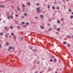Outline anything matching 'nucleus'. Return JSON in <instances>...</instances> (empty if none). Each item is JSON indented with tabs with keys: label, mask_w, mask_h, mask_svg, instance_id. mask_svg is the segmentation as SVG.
<instances>
[{
	"label": "nucleus",
	"mask_w": 73,
	"mask_h": 73,
	"mask_svg": "<svg viewBox=\"0 0 73 73\" xmlns=\"http://www.w3.org/2000/svg\"><path fill=\"white\" fill-rule=\"evenodd\" d=\"M40 7H38L36 10L37 11V12H38V13H40Z\"/></svg>",
	"instance_id": "obj_1"
},
{
	"label": "nucleus",
	"mask_w": 73,
	"mask_h": 73,
	"mask_svg": "<svg viewBox=\"0 0 73 73\" xmlns=\"http://www.w3.org/2000/svg\"><path fill=\"white\" fill-rule=\"evenodd\" d=\"M9 49H10V50H11V49H15V48L11 46H9Z\"/></svg>",
	"instance_id": "obj_2"
},
{
	"label": "nucleus",
	"mask_w": 73,
	"mask_h": 73,
	"mask_svg": "<svg viewBox=\"0 0 73 73\" xmlns=\"http://www.w3.org/2000/svg\"><path fill=\"white\" fill-rule=\"evenodd\" d=\"M6 46H8L9 45V43L8 42H7L6 43Z\"/></svg>",
	"instance_id": "obj_3"
},
{
	"label": "nucleus",
	"mask_w": 73,
	"mask_h": 73,
	"mask_svg": "<svg viewBox=\"0 0 73 73\" xmlns=\"http://www.w3.org/2000/svg\"><path fill=\"white\" fill-rule=\"evenodd\" d=\"M53 27L55 29H56V28H57V26L56 25H54L53 26Z\"/></svg>",
	"instance_id": "obj_4"
},
{
	"label": "nucleus",
	"mask_w": 73,
	"mask_h": 73,
	"mask_svg": "<svg viewBox=\"0 0 73 73\" xmlns=\"http://www.w3.org/2000/svg\"><path fill=\"white\" fill-rule=\"evenodd\" d=\"M40 17L41 18H44V16L42 15H41L40 16Z\"/></svg>",
	"instance_id": "obj_5"
},
{
	"label": "nucleus",
	"mask_w": 73,
	"mask_h": 73,
	"mask_svg": "<svg viewBox=\"0 0 73 73\" xmlns=\"http://www.w3.org/2000/svg\"><path fill=\"white\" fill-rule=\"evenodd\" d=\"M10 28L11 29H12L13 28V26H10Z\"/></svg>",
	"instance_id": "obj_6"
},
{
	"label": "nucleus",
	"mask_w": 73,
	"mask_h": 73,
	"mask_svg": "<svg viewBox=\"0 0 73 73\" xmlns=\"http://www.w3.org/2000/svg\"><path fill=\"white\" fill-rule=\"evenodd\" d=\"M17 9L18 11H20V8H19V7H17Z\"/></svg>",
	"instance_id": "obj_7"
},
{
	"label": "nucleus",
	"mask_w": 73,
	"mask_h": 73,
	"mask_svg": "<svg viewBox=\"0 0 73 73\" xmlns=\"http://www.w3.org/2000/svg\"><path fill=\"white\" fill-rule=\"evenodd\" d=\"M0 35L1 36H3V33H0Z\"/></svg>",
	"instance_id": "obj_8"
},
{
	"label": "nucleus",
	"mask_w": 73,
	"mask_h": 73,
	"mask_svg": "<svg viewBox=\"0 0 73 73\" xmlns=\"http://www.w3.org/2000/svg\"><path fill=\"white\" fill-rule=\"evenodd\" d=\"M33 50V52H37V50H36L34 49Z\"/></svg>",
	"instance_id": "obj_9"
},
{
	"label": "nucleus",
	"mask_w": 73,
	"mask_h": 73,
	"mask_svg": "<svg viewBox=\"0 0 73 73\" xmlns=\"http://www.w3.org/2000/svg\"><path fill=\"white\" fill-rule=\"evenodd\" d=\"M57 30L58 31H60V28H58L57 29Z\"/></svg>",
	"instance_id": "obj_10"
},
{
	"label": "nucleus",
	"mask_w": 73,
	"mask_h": 73,
	"mask_svg": "<svg viewBox=\"0 0 73 73\" xmlns=\"http://www.w3.org/2000/svg\"><path fill=\"white\" fill-rule=\"evenodd\" d=\"M68 47H70V44H67Z\"/></svg>",
	"instance_id": "obj_11"
},
{
	"label": "nucleus",
	"mask_w": 73,
	"mask_h": 73,
	"mask_svg": "<svg viewBox=\"0 0 73 73\" xmlns=\"http://www.w3.org/2000/svg\"><path fill=\"white\" fill-rule=\"evenodd\" d=\"M13 38L15 39V40H16V36H14Z\"/></svg>",
	"instance_id": "obj_12"
},
{
	"label": "nucleus",
	"mask_w": 73,
	"mask_h": 73,
	"mask_svg": "<svg viewBox=\"0 0 73 73\" xmlns=\"http://www.w3.org/2000/svg\"><path fill=\"white\" fill-rule=\"evenodd\" d=\"M0 7H2V8H4V6L1 5L0 6Z\"/></svg>",
	"instance_id": "obj_13"
},
{
	"label": "nucleus",
	"mask_w": 73,
	"mask_h": 73,
	"mask_svg": "<svg viewBox=\"0 0 73 73\" xmlns=\"http://www.w3.org/2000/svg\"><path fill=\"white\" fill-rule=\"evenodd\" d=\"M24 15H25V16H28V15H27V13H24Z\"/></svg>",
	"instance_id": "obj_14"
},
{
	"label": "nucleus",
	"mask_w": 73,
	"mask_h": 73,
	"mask_svg": "<svg viewBox=\"0 0 73 73\" xmlns=\"http://www.w3.org/2000/svg\"><path fill=\"white\" fill-rule=\"evenodd\" d=\"M22 7H25V6L23 4L22 5Z\"/></svg>",
	"instance_id": "obj_15"
},
{
	"label": "nucleus",
	"mask_w": 73,
	"mask_h": 73,
	"mask_svg": "<svg viewBox=\"0 0 73 73\" xmlns=\"http://www.w3.org/2000/svg\"><path fill=\"white\" fill-rule=\"evenodd\" d=\"M67 38H70V36H69V35H68V36H67Z\"/></svg>",
	"instance_id": "obj_16"
},
{
	"label": "nucleus",
	"mask_w": 73,
	"mask_h": 73,
	"mask_svg": "<svg viewBox=\"0 0 73 73\" xmlns=\"http://www.w3.org/2000/svg\"><path fill=\"white\" fill-rule=\"evenodd\" d=\"M56 9H60V7H56Z\"/></svg>",
	"instance_id": "obj_17"
},
{
	"label": "nucleus",
	"mask_w": 73,
	"mask_h": 73,
	"mask_svg": "<svg viewBox=\"0 0 73 73\" xmlns=\"http://www.w3.org/2000/svg\"><path fill=\"white\" fill-rule=\"evenodd\" d=\"M40 28L41 29H44V27L40 26Z\"/></svg>",
	"instance_id": "obj_18"
},
{
	"label": "nucleus",
	"mask_w": 73,
	"mask_h": 73,
	"mask_svg": "<svg viewBox=\"0 0 73 73\" xmlns=\"http://www.w3.org/2000/svg\"><path fill=\"white\" fill-rule=\"evenodd\" d=\"M11 35H12V36H14V33H11Z\"/></svg>",
	"instance_id": "obj_19"
},
{
	"label": "nucleus",
	"mask_w": 73,
	"mask_h": 73,
	"mask_svg": "<svg viewBox=\"0 0 73 73\" xmlns=\"http://www.w3.org/2000/svg\"><path fill=\"white\" fill-rule=\"evenodd\" d=\"M7 16H8V15H9V13H7Z\"/></svg>",
	"instance_id": "obj_20"
},
{
	"label": "nucleus",
	"mask_w": 73,
	"mask_h": 73,
	"mask_svg": "<svg viewBox=\"0 0 73 73\" xmlns=\"http://www.w3.org/2000/svg\"><path fill=\"white\" fill-rule=\"evenodd\" d=\"M69 12H71L72 11V10H70V8H69Z\"/></svg>",
	"instance_id": "obj_21"
},
{
	"label": "nucleus",
	"mask_w": 73,
	"mask_h": 73,
	"mask_svg": "<svg viewBox=\"0 0 73 73\" xmlns=\"http://www.w3.org/2000/svg\"><path fill=\"white\" fill-rule=\"evenodd\" d=\"M57 23H58V24H60V22L59 21H58L57 22Z\"/></svg>",
	"instance_id": "obj_22"
},
{
	"label": "nucleus",
	"mask_w": 73,
	"mask_h": 73,
	"mask_svg": "<svg viewBox=\"0 0 73 73\" xmlns=\"http://www.w3.org/2000/svg\"><path fill=\"white\" fill-rule=\"evenodd\" d=\"M63 44H66V42H63Z\"/></svg>",
	"instance_id": "obj_23"
},
{
	"label": "nucleus",
	"mask_w": 73,
	"mask_h": 73,
	"mask_svg": "<svg viewBox=\"0 0 73 73\" xmlns=\"http://www.w3.org/2000/svg\"><path fill=\"white\" fill-rule=\"evenodd\" d=\"M21 23L22 24H25V22H22Z\"/></svg>",
	"instance_id": "obj_24"
},
{
	"label": "nucleus",
	"mask_w": 73,
	"mask_h": 73,
	"mask_svg": "<svg viewBox=\"0 0 73 73\" xmlns=\"http://www.w3.org/2000/svg\"><path fill=\"white\" fill-rule=\"evenodd\" d=\"M21 27L20 26H18V29H19Z\"/></svg>",
	"instance_id": "obj_25"
},
{
	"label": "nucleus",
	"mask_w": 73,
	"mask_h": 73,
	"mask_svg": "<svg viewBox=\"0 0 73 73\" xmlns=\"http://www.w3.org/2000/svg\"><path fill=\"white\" fill-rule=\"evenodd\" d=\"M15 17H18V16H19V15L17 14L15 15Z\"/></svg>",
	"instance_id": "obj_26"
},
{
	"label": "nucleus",
	"mask_w": 73,
	"mask_h": 73,
	"mask_svg": "<svg viewBox=\"0 0 73 73\" xmlns=\"http://www.w3.org/2000/svg\"><path fill=\"white\" fill-rule=\"evenodd\" d=\"M52 9H55L54 7L53 6L52 7Z\"/></svg>",
	"instance_id": "obj_27"
},
{
	"label": "nucleus",
	"mask_w": 73,
	"mask_h": 73,
	"mask_svg": "<svg viewBox=\"0 0 73 73\" xmlns=\"http://www.w3.org/2000/svg\"><path fill=\"white\" fill-rule=\"evenodd\" d=\"M30 2H29V3H27V5H30Z\"/></svg>",
	"instance_id": "obj_28"
},
{
	"label": "nucleus",
	"mask_w": 73,
	"mask_h": 73,
	"mask_svg": "<svg viewBox=\"0 0 73 73\" xmlns=\"http://www.w3.org/2000/svg\"><path fill=\"white\" fill-rule=\"evenodd\" d=\"M54 62H56V59H54Z\"/></svg>",
	"instance_id": "obj_29"
},
{
	"label": "nucleus",
	"mask_w": 73,
	"mask_h": 73,
	"mask_svg": "<svg viewBox=\"0 0 73 73\" xmlns=\"http://www.w3.org/2000/svg\"><path fill=\"white\" fill-rule=\"evenodd\" d=\"M62 19H63V18H62L61 19V21H63V20H62Z\"/></svg>",
	"instance_id": "obj_30"
},
{
	"label": "nucleus",
	"mask_w": 73,
	"mask_h": 73,
	"mask_svg": "<svg viewBox=\"0 0 73 73\" xmlns=\"http://www.w3.org/2000/svg\"><path fill=\"white\" fill-rule=\"evenodd\" d=\"M50 61L51 62H52V61H53V60H52V59H50Z\"/></svg>",
	"instance_id": "obj_31"
},
{
	"label": "nucleus",
	"mask_w": 73,
	"mask_h": 73,
	"mask_svg": "<svg viewBox=\"0 0 73 73\" xmlns=\"http://www.w3.org/2000/svg\"><path fill=\"white\" fill-rule=\"evenodd\" d=\"M48 9L50 8V6L49 5H48Z\"/></svg>",
	"instance_id": "obj_32"
},
{
	"label": "nucleus",
	"mask_w": 73,
	"mask_h": 73,
	"mask_svg": "<svg viewBox=\"0 0 73 73\" xmlns=\"http://www.w3.org/2000/svg\"><path fill=\"white\" fill-rule=\"evenodd\" d=\"M37 63V62H36V61L34 62V64H36Z\"/></svg>",
	"instance_id": "obj_33"
},
{
	"label": "nucleus",
	"mask_w": 73,
	"mask_h": 73,
	"mask_svg": "<svg viewBox=\"0 0 73 73\" xmlns=\"http://www.w3.org/2000/svg\"><path fill=\"white\" fill-rule=\"evenodd\" d=\"M73 17V16H70V18H71V19H72V18Z\"/></svg>",
	"instance_id": "obj_34"
},
{
	"label": "nucleus",
	"mask_w": 73,
	"mask_h": 73,
	"mask_svg": "<svg viewBox=\"0 0 73 73\" xmlns=\"http://www.w3.org/2000/svg\"><path fill=\"white\" fill-rule=\"evenodd\" d=\"M54 3H55V4H57V2H54Z\"/></svg>",
	"instance_id": "obj_35"
},
{
	"label": "nucleus",
	"mask_w": 73,
	"mask_h": 73,
	"mask_svg": "<svg viewBox=\"0 0 73 73\" xmlns=\"http://www.w3.org/2000/svg\"><path fill=\"white\" fill-rule=\"evenodd\" d=\"M26 24H27V25H29V23H26Z\"/></svg>",
	"instance_id": "obj_36"
},
{
	"label": "nucleus",
	"mask_w": 73,
	"mask_h": 73,
	"mask_svg": "<svg viewBox=\"0 0 73 73\" xmlns=\"http://www.w3.org/2000/svg\"><path fill=\"white\" fill-rule=\"evenodd\" d=\"M13 16H12V17H11V19H13Z\"/></svg>",
	"instance_id": "obj_37"
},
{
	"label": "nucleus",
	"mask_w": 73,
	"mask_h": 73,
	"mask_svg": "<svg viewBox=\"0 0 73 73\" xmlns=\"http://www.w3.org/2000/svg\"><path fill=\"white\" fill-rule=\"evenodd\" d=\"M5 37H6V38H7V37H8V36H7V35H5Z\"/></svg>",
	"instance_id": "obj_38"
},
{
	"label": "nucleus",
	"mask_w": 73,
	"mask_h": 73,
	"mask_svg": "<svg viewBox=\"0 0 73 73\" xmlns=\"http://www.w3.org/2000/svg\"><path fill=\"white\" fill-rule=\"evenodd\" d=\"M36 5H39V3H37V4H36Z\"/></svg>",
	"instance_id": "obj_39"
},
{
	"label": "nucleus",
	"mask_w": 73,
	"mask_h": 73,
	"mask_svg": "<svg viewBox=\"0 0 73 73\" xmlns=\"http://www.w3.org/2000/svg\"><path fill=\"white\" fill-rule=\"evenodd\" d=\"M21 40H23V37H22L21 38Z\"/></svg>",
	"instance_id": "obj_40"
},
{
	"label": "nucleus",
	"mask_w": 73,
	"mask_h": 73,
	"mask_svg": "<svg viewBox=\"0 0 73 73\" xmlns=\"http://www.w3.org/2000/svg\"><path fill=\"white\" fill-rule=\"evenodd\" d=\"M49 21H52L51 20V19H49Z\"/></svg>",
	"instance_id": "obj_41"
},
{
	"label": "nucleus",
	"mask_w": 73,
	"mask_h": 73,
	"mask_svg": "<svg viewBox=\"0 0 73 73\" xmlns=\"http://www.w3.org/2000/svg\"><path fill=\"white\" fill-rule=\"evenodd\" d=\"M1 47V44H0V48Z\"/></svg>",
	"instance_id": "obj_42"
},
{
	"label": "nucleus",
	"mask_w": 73,
	"mask_h": 73,
	"mask_svg": "<svg viewBox=\"0 0 73 73\" xmlns=\"http://www.w3.org/2000/svg\"><path fill=\"white\" fill-rule=\"evenodd\" d=\"M48 26H50V24H48Z\"/></svg>",
	"instance_id": "obj_43"
},
{
	"label": "nucleus",
	"mask_w": 73,
	"mask_h": 73,
	"mask_svg": "<svg viewBox=\"0 0 73 73\" xmlns=\"http://www.w3.org/2000/svg\"><path fill=\"white\" fill-rule=\"evenodd\" d=\"M17 23H18V21H17V22H15L16 24H17Z\"/></svg>",
	"instance_id": "obj_44"
},
{
	"label": "nucleus",
	"mask_w": 73,
	"mask_h": 73,
	"mask_svg": "<svg viewBox=\"0 0 73 73\" xmlns=\"http://www.w3.org/2000/svg\"><path fill=\"white\" fill-rule=\"evenodd\" d=\"M37 63H38V64H39L40 62L38 61L37 62Z\"/></svg>",
	"instance_id": "obj_45"
},
{
	"label": "nucleus",
	"mask_w": 73,
	"mask_h": 73,
	"mask_svg": "<svg viewBox=\"0 0 73 73\" xmlns=\"http://www.w3.org/2000/svg\"><path fill=\"white\" fill-rule=\"evenodd\" d=\"M48 31H51V30L50 29H48Z\"/></svg>",
	"instance_id": "obj_46"
},
{
	"label": "nucleus",
	"mask_w": 73,
	"mask_h": 73,
	"mask_svg": "<svg viewBox=\"0 0 73 73\" xmlns=\"http://www.w3.org/2000/svg\"><path fill=\"white\" fill-rule=\"evenodd\" d=\"M7 19H9V17H7Z\"/></svg>",
	"instance_id": "obj_47"
},
{
	"label": "nucleus",
	"mask_w": 73,
	"mask_h": 73,
	"mask_svg": "<svg viewBox=\"0 0 73 73\" xmlns=\"http://www.w3.org/2000/svg\"><path fill=\"white\" fill-rule=\"evenodd\" d=\"M35 73H38V72H35Z\"/></svg>",
	"instance_id": "obj_48"
},
{
	"label": "nucleus",
	"mask_w": 73,
	"mask_h": 73,
	"mask_svg": "<svg viewBox=\"0 0 73 73\" xmlns=\"http://www.w3.org/2000/svg\"><path fill=\"white\" fill-rule=\"evenodd\" d=\"M5 21H3V22L4 23H5Z\"/></svg>",
	"instance_id": "obj_49"
},
{
	"label": "nucleus",
	"mask_w": 73,
	"mask_h": 73,
	"mask_svg": "<svg viewBox=\"0 0 73 73\" xmlns=\"http://www.w3.org/2000/svg\"><path fill=\"white\" fill-rule=\"evenodd\" d=\"M9 35V33H7V35Z\"/></svg>",
	"instance_id": "obj_50"
},
{
	"label": "nucleus",
	"mask_w": 73,
	"mask_h": 73,
	"mask_svg": "<svg viewBox=\"0 0 73 73\" xmlns=\"http://www.w3.org/2000/svg\"><path fill=\"white\" fill-rule=\"evenodd\" d=\"M22 17L23 19H24V17L23 16H22Z\"/></svg>",
	"instance_id": "obj_51"
},
{
	"label": "nucleus",
	"mask_w": 73,
	"mask_h": 73,
	"mask_svg": "<svg viewBox=\"0 0 73 73\" xmlns=\"http://www.w3.org/2000/svg\"><path fill=\"white\" fill-rule=\"evenodd\" d=\"M37 17H35V19H37Z\"/></svg>",
	"instance_id": "obj_52"
},
{
	"label": "nucleus",
	"mask_w": 73,
	"mask_h": 73,
	"mask_svg": "<svg viewBox=\"0 0 73 73\" xmlns=\"http://www.w3.org/2000/svg\"><path fill=\"white\" fill-rule=\"evenodd\" d=\"M71 14H72V15H73V12H72L71 13Z\"/></svg>",
	"instance_id": "obj_53"
},
{
	"label": "nucleus",
	"mask_w": 73,
	"mask_h": 73,
	"mask_svg": "<svg viewBox=\"0 0 73 73\" xmlns=\"http://www.w3.org/2000/svg\"><path fill=\"white\" fill-rule=\"evenodd\" d=\"M0 72H2V71H1V70H0Z\"/></svg>",
	"instance_id": "obj_54"
},
{
	"label": "nucleus",
	"mask_w": 73,
	"mask_h": 73,
	"mask_svg": "<svg viewBox=\"0 0 73 73\" xmlns=\"http://www.w3.org/2000/svg\"><path fill=\"white\" fill-rule=\"evenodd\" d=\"M4 28H5V29H6V27H4Z\"/></svg>",
	"instance_id": "obj_55"
},
{
	"label": "nucleus",
	"mask_w": 73,
	"mask_h": 73,
	"mask_svg": "<svg viewBox=\"0 0 73 73\" xmlns=\"http://www.w3.org/2000/svg\"><path fill=\"white\" fill-rule=\"evenodd\" d=\"M7 50H8V51H9V50L8 49H7Z\"/></svg>",
	"instance_id": "obj_56"
},
{
	"label": "nucleus",
	"mask_w": 73,
	"mask_h": 73,
	"mask_svg": "<svg viewBox=\"0 0 73 73\" xmlns=\"http://www.w3.org/2000/svg\"><path fill=\"white\" fill-rule=\"evenodd\" d=\"M11 15H13V13H12Z\"/></svg>",
	"instance_id": "obj_57"
},
{
	"label": "nucleus",
	"mask_w": 73,
	"mask_h": 73,
	"mask_svg": "<svg viewBox=\"0 0 73 73\" xmlns=\"http://www.w3.org/2000/svg\"><path fill=\"white\" fill-rule=\"evenodd\" d=\"M55 73H57V72H55Z\"/></svg>",
	"instance_id": "obj_58"
},
{
	"label": "nucleus",
	"mask_w": 73,
	"mask_h": 73,
	"mask_svg": "<svg viewBox=\"0 0 73 73\" xmlns=\"http://www.w3.org/2000/svg\"><path fill=\"white\" fill-rule=\"evenodd\" d=\"M72 38H73V35H72Z\"/></svg>",
	"instance_id": "obj_59"
},
{
	"label": "nucleus",
	"mask_w": 73,
	"mask_h": 73,
	"mask_svg": "<svg viewBox=\"0 0 73 73\" xmlns=\"http://www.w3.org/2000/svg\"><path fill=\"white\" fill-rule=\"evenodd\" d=\"M69 0H66V1H68Z\"/></svg>",
	"instance_id": "obj_60"
},
{
	"label": "nucleus",
	"mask_w": 73,
	"mask_h": 73,
	"mask_svg": "<svg viewBox=\"0 0 73 73\" xmlns=\"http://www.w3.org/2000/svg\"><path fill=\"white\" fill-rule=\"evenodd\" d=\"M24 26H25L26 27H27V26H26L25 25Z\"/></svg>",
	"instance_id": "obj_61"
},
{
	"label": "nucleus",
	"mask_w": 73,
	"mask_h": 73,
	"mask_svg": "<svg viewBox=\"0 0 73 73\" xmlns=\"http://www.w3.org/2000/svg\"><path fill=\"white\" fill-rule=\"evenodd\" d=\"M51 38H52V39H53V38H52V37H51Z\"/></svg>",
	"instance_id": "obj_62"
},
{
	"label": "nucleus",
	"mask_w": 73,
	"mask_h": 73,
	"mask_svg": "<svg viewBox=\"0 0 73 73\" xmlns=\"http://www.w3.org/2000/svg\"><path fill=\"white\" fill-rule=\"evenodd\" d=\"M9 37H11V36H9Z\"/></svg>",
	"instance_id": "obj_63"
},
{
	"label": "nucleus",
	"mask_w": 73,
	"mask_h": 73,
	"mask_svg": "<svg viewBox=\"0 0 73 73\" xmlns=\"http://www.w3.org/2000/svg\"><path fill=\"white\" fill-rule=\"evenodd\" d=\"M40 73H42V72H40Z\"/></svg>",
	"instance_id": "obj_64"
}]
</instances>
